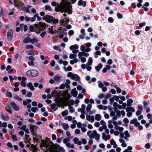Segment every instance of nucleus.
I'll use <instances>...</instances> for the list:
<instances>
[{
    "mask_svg": "<svg viewBox=\"0 0 152 152\" xmlns=\"http://www.w3.org/2000/svg\"><path fill=\"white\" fill-rule=\"evenodd\" d=\"M137 121V119L136 118H134L132 120L130 121V123L131 124H134V123H136V122Z\"/></svg>",
    "mask_w": 152,
    "mask_h": 152,
    "instance_id": "33",
    "label": "nucleus"
},
{
    "mask_svg": "<svg viewBox=\"0 0 152 152\" xmlns=\"http://www.w3.org/2000/svg\"><path fill=\"white\" fill-rule=\"evenodd\" d=\"M28 54L29 55H31V56H34V51L32 50H29L27 52Z\"/></svg>",
    "mask_w": 152,
    "mask_h": 152,
    "instance_id": "43",
    "label": "nucleus"
},
{
    "mask_svg": "<svg viewBox=\"0 0 152 152\" xmlns=\"http://www.w3.org/2000/svg\"><path fill=\"white\" fill-rule=\"evenodd\" d=\"M139 3L137 4V6L138 8L140 7L142 5L141 3L143 2V0H138Z\"/></svg>",
    "mask_w": 152,
    "mask_h": 152,
    "instance_id": "30",
    "label": "nucleus"
},
{
    "mask_svg": "<svg viewBox=\"0 0 152 152\" xmlns=\"http://www.w3.org/2000/svg\"><path fill=\"white\" fill-rule=\"evenodd\" d=\"M33 61H29L28 62V64L30 66H33L34 64Z\"/></svg>",
    "mask_w": 152,
    "mask_h": 152,
    "instance_id": "51",
    "label": "nucleus"
},
{
    "mask_svg": "<svg viewBox=\"0 0 152 152\" xmlns=\"http://www.w3.org/2000/svg\"><path fill=\"white\" fill-rule=\"evenodd\" d=\"M27 86L31 91H34V88L31 82L28 83L27 84Z\"/></svg>",
    "mask_w": 152,
    "mask_h": 152,
    "instance_id": "16",
    "label": "nucleus"
},
{
    "mask_svg": "<svg viewBox=\"0 0 152 152\" xmlns=\"http://www.w3.org/2000/svg\"><path fill=\"white\" fill-rule=\"evenodd\" d=\"M12 93L10 92H7V94H6V96H8V97H9L10 98H11L12 97Z\"/></svg>",
    "mask_w": 152,
    "mask_h": 152,
    "instance_id": "50",
    "label": "nucleus"
},
{
    "mask_svg": "<svg viewBox=\"0 0 152 152\" xmlns=\"http://www.w3.org/2000/svg\"><path fill=\"white\" fill-rule=\"evenodd\" d=\"M46 31H44L42 32L40 34V36L41 37H44L45 35L46 34Z\"/></svg>",
    "mask_w": 152,
    "mask_h": 152,
    "instance_id": "52",
    "label": "nucleus"
},
{
    "mask_svg": "<svg viewBox=\"0 0 152 152\" xmlns=\"http://www.w3.org/2000/svg\"><path fill=\"white\" fill-rule=\"evenodd\" d=\"M117 15L118 19H121L123 18V15L119 12L117 13Z\"/></svg>",
    "mask_w": 152,
    "mask_h": 152,
    "instance_id": "40",
    "label": "nucleus"
},
{
    "mask_svg": "<svg viewBox=\"0 0 152 152\" xmlns=\"http://www.w3.org/2000/svg\"><path fill=\"white\" fill-rule=\"evenodd\" d=\"M45 9L50 11H51L52 10L51 7L49 5H46L45 6Z\"/></svg>",
    "mask_w": 152,
    "mask_h": 152,
    "instance_id": "42",
    "label": "nucleus"
},
{
    "mask_svg": "<svg viewBox=\"0 0 152 152\" xmlns=\"http://www.w3.org/2000/svg\"><path fill=\"white\" fill-rule=\"evenodd\" d=\"M124 134L126 136L128 137H130V135L128 133V131L126 130L124 132Z\"/></svg>",
    "mask_w": 152,
    "mask_h": 152,
    "instance_id": "46",
    "label": "nucleus"
},
{
    "mask_svg": "<svg viewBox=\"0 0 152 152\" xmlns=\"http://www.w3.org/2000/svg\"><path fill=\"white\" fill-rule=\"evenodd\" d=\"M51 5L54 7H56V6H58V3H56L55 1H52L51 3Z\"/></svg>",
    "mask_w": 152,
    "mask_h": 152,
    "instance_id": "39",
    "label": "nucleus"
},
{
    "mask_svg": "<svg viewBox=\"0 0 152 152\" xmlns=\"http://www.w3.org/2000/svg\"><path fill=\"white\" fill-rule=\"evenodd\" d=\"M26 74L30 77H36L37 76L39 73L38 71L35 69H31L26 72Z\"/></svg>",
    "mask_w": 152,
    "mask_h": 152,
    "instance_id": "2",
    "label": "nucleus"
},
{
    "mask_svg": "<svg viewBox=\"0 0 152 152\" xmlns=\"http://www.w3.org/2000/svg\"><path fill=\"white\" fill-rule=\"evenodd\" d=\"M12 67L10 65H8L6 68V71L8 72V73H11L13 71V70L11 69Z\"/></svg>",
    "mask_w": 152,
    "mask_h": 152,
    "instance_id": "18",
    "label": "nucleus"
},
{
    "mask_svg": "<svg viewBox=\"0 0 152 152\" xmlns=\"http://www.w3.org/2000/svg\"><path fill=\"white\" fill-rule=\"evenodd\" d=\"M38 110L37 107H32L31 108V110L34 113H35Z\"/></svg>",
    "mask_w": 152,
    "mask_h": 152,
    "instance_id": "41",
    "label": "nucleus"
},
{
    "mask_svg": "<svg viewBox=\"0 0 152 152\" xmlns=\"http://www.w3.org/2000/svg\"><path fill=\"white\" fill-rule=\"evenodd\" d=\"M77 5L79 6H83V7H85L86 5V1H83L82 0H80L78 2Z\"/></svg>",
    "mask_w": 152,
    "mask_h": 152,
    "instance_id": "8",
    "label": "nucleus"
},
{
    "mask_svg": "<svg viewBox=\"0 0 152 152\" xmlns=\"http://www.w3.org/2000/svg\"><path fill=\"white\" fill-rule=\"evenodd\" d=\"M10 104L12 107L13 109L15 111H17L19 110V107L14 101H12Z\"/></svg>",
    "mask_w": 152,
    "mask_h": 152,
    "instance_id": "6",
    "label": "nucleus"
},
{
    "mask_svg": "<svg viewBox=\"0 0 152 152\" xmlns=\"http://www.w3.org/2000/svg\"><path fill=\"white\" fill-rule=\"evenodd\" d=\"M53 26H51V28H49L48 29V32L49 33H50L51 34H53L54 33V32L53 30Z\"/></svg>",
    "mask_w": 152,
    "mask_h": 152,
    "instance_id": "31",
    "label": "nucleus"
},
{
    "mask_svg": "<svg viewBox=\"0 0 152 152\" xmlns=\"http://www.w3.org/2000/svg\"><path fill=\"white\" fill-rule=\"evenodd\" d=\"M29 31L30 32H34V28L32 25H31L29 27Z\"/></svg>",
    "mask_w": 152,
    "mask_h": 152,
    "instance_id": "34",
    "label": "nucleus"
},
{
    "mask_svg": "<svg viewBox=\"0 0 152 152\" xmlns=\"http://www.w3.org/2000/svg\"><path fill=\"white\" fill-rule=\"evenodd\" d=\"M78 46L77 44H75L74 45H72L70 46L69 48L70 50L77 49L78 48Z\"/></svg>",
    "mask_w": 152,
    "mask_h": 152,
    "instance_id": "19",
    "label": "nucleus"
},
{
    "mask_svg": "<svg viewBox=\"0 0 152 152\" xmlns=\"http://www.w3.org/2000/svg\"><path fill=\"white\" fill-rule=\"evenodd\" d=\"M71 95L74 97H76L78 94V92L76 91L75 88L72 89L71 92Z\"/></svg>",
    "mask_w": 152,
    "mask_h": 152,
    "instance_id": "10",
    "label": "nucleus"
},
{
    "mask_svg": "<svg viewBox=\"0 0 152 152\" xmlns=\"http://www.w3.org/2000/svg\"><path fill=\"white\" fill-rule=\"evenodd\" d=\"M98 83H99L98 86L99 88H102L103 87L104 85L101 81H99Z\"/></svg>",
    "mask_w": 152,
    "mask_h": 152,
    "instance_id": "47",
    "label": "nucleus"
},
{
    "mask_svg": "<svg viewBox=\"0 0 152 152\" xmlns=\"http://www.w3.org/2000/svg\"><path fill=\"white\" fill-rule=\"evenodd\" d=\"M53 20V17L51 15H47L46 22L48 23H50Z\"/></svg>",
    "mask_w": 152,
    "mask_h": 152,
    "instance_id": "11",
    "label": "nucleus"
},
{
    "mask_svg": "<svg viewBox=\"0 0 152 152\" xmlns=\"http://www.w3.org/2000/svg\"><path fill=\"white\" fill-rule=\"evenodd\" d=\"M13 30L10 29L8 31L7 34V36L9 41L12 40L13 36Z\"/></svg>",
    "mask_w": 152,
    "mask_h": 152,
    "instance_id": "4",
    "label": "nucleus"
},
{
    "mask_svg": "<svg viewBox=\"0 0 152 152\" xmlns=\"http://www.w3.org/2000/svg\"><path fill=\"white\" fill-rule=\"evenodd\" d=\"M31 43H34V42L38 43V40L35 38H33L32 39H31Z\"/></svg>",
    "mask_w": 152,
    "mask_h": 152,
    "instance_id": "35",
    "label": "nucleus"
},
{
    "mask_svg": "<svg viewBox=\"0 0 152 152\" xmlns=\"http://www.w3.org/2000/svg\"><path fill=\"white\" fill-rule=\"evenodd\" d=\"M102 64L101 63H99L98 64V65L95 67V69L98 72L100 69L102 68Z\"/></svg>",
    "mask_w": 152,
    "mask_h": 152,
    "instance_id": "15",
    "label": "nucleus"
},
{
    "mask_svg": "<svg viewBox=\"0 0 152 152\" xmlns=\"http://www.w3.org/2000/svg\"><path fill=\"white\" fill-rule=\"evenodd\" d=\"M34 26L38 29L37 31H36L37 34H39L40 32V31H44L46 29V27L48 26V25L46 23L42 22H39L38 24H34Z\"/></svg>",
    "mask_w": 152,
    "mask_h": 152,
    "instance_id": "1",
    "label": "nucleus"
},
{
    "mask_svg": "<svg viewBox=\"0 0 152 152\" xmlns=\"http://www.w3.org/2000/svg\"><path fill=\"white\" fill-rule=\"evenodd\" d=\"M1 116L2 119L4 121H8V120H9V119L10 118L7 115L6 116H4L3 115H1Z\"/></svg>",
    "mask_w": 152,
    "mask_h": 152,
    "instance_id": "25",
    "label": "nucleus"
},
{
    "mask_svg": "<svg viewBox=\"0 0 152 152\" xmlns=\"http://www.w3.org/2000/svg\"><path fill=\"white\" fill-rule=\"evenodd\" d=\"M53 146L55 149H57L58 148L59 150L61 151V148L60 147V145L59 144L55 143L54 144Z\"/></svg>",
    "mask_w": 152,
    "mask_h": 152,
    "instance_id": "21",
    "label": "nucleus"
},
{
    "mask_svg": "<svg viewBox=\"0 0 152 152\" xmlns=\"http://www.w3.org/2000/svg\"><path fill=\"white\" fill-rule=\"evenodd\" d=\"M29 129H30L31 134L33 136L37 137V135L35 134L34 129L33 128L32 126H30Z\"/></svg>",
    "mask_w": 152,
    "mask_h": 152,
    "instance_id": "17",
    "label": "nucleus"
},
{
    "mask_svg": "<svg viewBox=\"0 0 152 152\" xmlns=\"http://www.w3.org/2000/svg\"><path fill=\"white\" fill-rule=\"evenodd\" d=\"M50 106L51 109L54 111L58 110V107L56 106V104L54 103L51 104L50 105Z\"/></svg>",
    "mask_w": 152,
    "mask_h": 152,
    "instance_id": "20",
    "label": "nucleus"
},
{
    "mask_svg": "<svg viewBox=\"0 0 152 152\" xmlns=\"http://www.w3.org/2000/svg\"><path fill=\"white\" fill-rule=\"evenodd\" d=\"M10 135L12 136L11 138L12 140L15 141H17V136L15 135H13L12 134H10Z\"/></svg>",
    "mask_w": 152,
    "mask_h": 152,
    "instance_id": "36",
    "label": "nucleus"
},
{
    "mask_svg": "<svg viewBox=\"0 0 152 152\" xmlns=\"http://www.w3.org/2000/svg\"><path fill=\"white\" fill-rule=\"evenodd\" d=\"M74 74V73H72L71 72H69L67 74V77H71L72 79V77Z\"/></svg>",
    "mask_w": 152,
    "mask_h": 152,
    "instance_id": "38",
    "label": "nucleus"
},
{
    "mask_svg": "<svg viewBox=\"0 0 152 152\" xmlns=\"http://www.w3.org/2000/svg\"><path fill=\"white\" fill-rule=\"evenodd\" d=\"M72 79L76 81H78L80 80V77L77 74H74Z\"/></svg>",
    "mask_w": 152,
    "mask_h": 152,
    "instance_id": "13",
    "label": "nucleus"
},
{
    "mask_svg": "<svg viewBox=\"0 0 152 152\" xmlns=\"http://www.w3.org/2000/svg\"><path fill=\"white\" fill-rule=\"evenodd\" d=\"M54 79L55 81H57L59 80L60 77L58 75H56L54 77Z\"/></svg>",
    "mask_w": 152,
    "mask_h": 152,
    "instance_id": "44",
    "label": "nucleus"
},
{
    "mask_svg": "<svg viewBox=\"0 0 152 152\" xmlns=\"http://www.w3.org/2000/svg\"><path fill=\"white\" fill-rule=\"evenodd\" d=\"M68 100L66 98L65 100H64L62 103L64 105L66 106L67 105H69V103L71 105H73L74 103V101L73 99L69 100V101L68 102Z\"/></svg>",
    "mask_w": 152,
    "mask_h": 152,
    "instance_id": "3",
    "label": "nucleus"
},
{
    "mask_svg": "<svg viewBox=\"0 0 152 152\" xmlns=\"http://www.w3.org/2000/svg\"><path fill=\"white\" fill-rule=\"evenodd\" d=\"M21 30L22 31L23 30L25 32H26L28 29V27L26 25L22 23L20 25Z\"/></svg>",
    "mask_w": 152,
    "mask_h": 152,
    "instance_id": "7",
    "label": "nucleus"
},
{
    "mask_svg": "<svg viewBox=\"0 0 152 152\" xmlns=\"http://www.w3.org/2000/svg\"><path fill=\"white\" fill-rule=\"evenodd\" d=\"M111 96V95L110 94H107L106 95L104 96V98L106 99H108Z\"/></svg>",
    "mask_w": 152,
    "mask_h": 152,
    "instance_id": "56",
    "label": "nucleus"
},
{
    "mask_svg": "<svg viewBox=\"0 0 152 152\" xmlns=\"http://www.w3.org/2000/svg\"><path fill=\"white\" fill-rule=\"evenodd\" d=\"M146 24L145 22H144L142 23H140L139 24V26L140 27H142V26H145Z\"/></svg>",
    "mask_w": 152,
    "mask_h": 152,
    "instance_id": "58",
    "label": "nucleus"
},
{
    "mask_svg": "<svg viewBox=\"0 0 152 152\" xmlns=\"http://www.w3.org/2000/svg\"><path fill=\"white\" fill-rule=\"evenodd\" d=\"M108 21L110 23H112L114 21V19L112 17H109L108 19Z\"/></svg>",
    "mask_w": 152,
    "mask_h": 152,
    "instance_id": "54",
    "label": "nucleus"
},
{
    "mask_svg": "<svg viewBox=\"0 0 152 152\" xmlns=\"http://www.w3.org/2000/svg\"><path fill=\"white\" fill-rule=\"evenodd\" d=\"M33 46L31 45H28L26 46V48L27 49H33Z\"/></svg>",
    "mask_w": 152,
    "mask_h": 152,
    "instance_id": "64",
    "label": "nucleus"
},
{
    "mask_svg": "<svg viewBox=\"0 0 152 152\" xmlns=\"http://www.w3.org/2000/svg\"><path fill=\"white\" fill-rule=\"evenodd\" d=\"M31 39L29 37H27L25 38L23 40V42L24 43H27L29 42L31 43Z\"/></svg>",
    "mask_w": 152,
    "mask_h": 152,
    "instance_id": "14",
    "label": "nucleus"
},
{
    "mask_svg": "<svg viewBox=\"0 0 152 152\" xmlns=\"http://www.w3.org/2000/svg\"><path fill=\"white\" fill-rule=\"evenodd\" d=\"M32 95V93L31 92H28L27 94L25 95L26 97H31Z\"/></svg>",
    "mask_w": 152,
    "mask_h": 152,
    "instance_id": "45",
    "label": "nucleus"
},
{
    "mask_svg": "<svg viewBox=\"0 0 152 152\" xmlns=\"http://www.w3.org/2000/svg\"><path fill=\"white\" fill-rule=\"evenodd\" d=\"M42 142L40 143V146L41 147H48V146H49L50 147L48 148V149L50 150L52 146L49 145L48 142L42 140Z\"/></svg>",
    "mask_w": 152,
    "mask_h": 152,
    "instance_id": "5",
    "label": "nucleus"
},
{
    "mask_svg": "<svg viewBox=\"0 0 152 152\" xmlns=\"http://www.w3.org/2000/svg\"><path fill=\"white\" fill-rule=\"evenodd\" d=\"M65 87V84H64V83H62V84H61L59 87V88L60 89H64Z\"/></svg>",
    "mask_w": 152,
    "mask_h": 152,
    "instance_id": "59",
    "label": "nucleus"
},
{
    "mask_svg": "<svg viewBox=\"0 0 152 152\" xmlns=\"http://www.w3.org/2000/svg\"><path fill=\"white\" fill-rule=\"evenodd\" d=\"M64 69L65 71H71L72 69V67L70 66H68L67 69H66V68L65 66L64 67Z\"/></svg>",
    "mask_w": 152,
    "mask_h": 152,
    "instance_id": "28",
    "label": "nucleus"
},
{
    "mask_svg": "<svg viewBox=\"0 0 152 152\" xmlns=\"http://www.w3.org/2000/svg\"><path fill=\"white\" fill-rule=\"evenodd\" d=\"M62 126L64 129L65 130H67L69 127L68 124L66 123H63L62 125Z\"/></svg>",
    "mask_w": 152,
    "mask_h": 152,
    "instance_id": "22",
    "label": "nucleus"
},
{
    "mask_svg": "<svg viewBox=\"0 0 152 152\" xmlns=\"http://www.w3.org/2000/svg\"><path fill=\"white\" fill-rule=\"evenodd\" d=\"M74 34V31L72 30H70L68 32V34L69 36H72Z\"/></svg>",
    "mask_w": 152,
    "mask_h": 152,
    "instance_id": "61",
    "label": "nucleus"
},
{
    "mask_svg": "<svg viewBox=\"0 0 152 152\" xmlns=\"http://www.w3.org/2000/svg\"><path fill=\"white\" fill-rule=\"evenodd\" d=\"M14 6L15 7H18L19 5L22 4V3L19 0H13Z\"/></svg>",
    "mask_w": 152,
    "mask_h": 152,
    "instance_id": "12",
    "label": "nucleus"
},
{
    "mask_svg": "<svg viewBox=\"0 0 152 152\" xmlns=\"http://www.w3.org/2000/svg\"><path fill=\"white\" fill-rule=\"evenodd\" d=\"M133 102V101L132 99H129L127 100V106L130 107L131 106V104H132Z\"/></svg>",
    "mask_w": 152,
    "mask_h": 152,
    "instance_id": "24",
    "label": "nucleus"
},
{
    "mask_svg": "<svg viewBox=\"0 0 152 152\" xmlns=\"http://www.w3.org/2000/svg\"><path fill=\"white\" fill-rule=\"evenodd\" d=\"M95 119L97 121H99L101 119V116L100 114H96L95 115Z\"/></svg>",
    "mask_w": 152,
    "mask_h": 152,
    "instance_id": "23",
    "label": "nucleus"
},
{
    "mask_svg": "<svg viewBox=\"0 0 152 152\" xmlns=\"http://www.w3.org/2000/svg\"><path fill=\"white\" fill-rule=\"evenodd\" d=\"M93 61L91 57H90L88 58L87 64L88 65H91L92 64Z\"/></svg>",
    "mask_w": 152,
    "mask_h": 152,
    "instance_id": "29",
    "label": "nucleus"
},
{
    "mask_svg": "<svg viewBox=\"0 0 152 152\" xmlns=\"http://www.w3.org/2000/svg\"><path fill=\"white\" fill-rule=\"evenodd\" d=\"M114 100H115V98H114L113 97L110 98V104H112L113 103V102L114 101Z\"/></svg>",
    "mask_w": 152,
    "mask_h": 152,
    "instance_id": "55",
    "label": "nucleus"
},
{
    "mask_svg": "<svg viewBox=\"0 0 152 152\" xmlns=\"http://www.w3.org/2000/svg\"><path fill=\"white\" fill-rule=\"evenodd\" d=\"M78 141L79 139L77 137L74 138L73 140V141L75 144H77Z\"/></svg>",
    "mask_w": 152,
    "mask_h": 152,
    "instance_id": "63",
    "label": "nucleus"
},
{
    "mask_svg": "<svg viewBox=\"0 0 152 152\" xmlns=\"http://www.w3.org/2000/svg\"><path fill=\"white\" fill-rule=\"evenodd\" d=\"M117 116V117L118 118H120L121 117V111L119 110H118L117 111L116 113Z\"/></svg>",
    "mask_w": 152,
    "mask_h": 152,
    "instance_id": "57",
    "label": "nucleus"
},
{
    "mask_svg": "<svg viewBox=\"0 0 152 152\" xmlns=\"http://www.w3.org/2000/svg\"><path fill=\"white\" fill-rule=\"evenodd\" d=\"M21 86L23 87H25L26 86V83L25 81H21Z\"/></svg>",
    "mask_w": 152,
    "mask_h": 152,
    "instance_id": "48",
    "label": "nucleus"
},
{
    "mask_svg": "<svg viewBox=\"0 0 152 152\" xmlns=\"http://www.w3.org/2000/svg\"><path fill=\"white\" fill-rule=\"evenodd\" d=\"M104 97V94H99L98 96V97L99 99H101Z\"/></svg>",
    "mask_w": 152,
    "mask_h": 152,
    "instance_id": "62",
    "label": "nucleus"
},
{
    "mask_svg": "<svg viewBox=\"0 0 152 152\" xmlns=\"http://www.w3.org/2000/svg\"><path fill=\"white\" fill-rule=\"evenodd\" d=\"M102 139L104 140L105 141H107V140H109L110 138V136L109 135H106L105 133H102Z\"/></svg>",
    "mask_w": 152,
    "mask_h": 152,
    "instance_id": "9",
    "label": "nucleus"
},
{
    "mask_svg": "<svg viewBox=\"0 0 152 152\" xmlns=\"http://www.w3.org/2000/svg\"><path fill=\"white\" fill-rule=\"evenodd\" d=\"M92 107V105L91 104H88L87 105L86 108V110L87 112H89L90 111Z\"/></svg>",
    "mask_w": 152,
    "mask_h": 152,
    "instance_id": "26",
    "label": "nucleus"
},
{
    "mask_svg": "<svg viewBox=\"0 0 152 152\" xmlns=\"http://www.w3.org/2000/svg\"><path fill=\"white\" fill-rule=\"evenodd\" d=\"M68 110H65L64 111H63L61 113V115H62V116H64L65 115H68Z\"/></svg>",
    "mask_w": 152,
    "mask_h": 152,
    "instance_id": "27",
    "label": "nucleus"
},
{
    "mask_svg": "<svg viewBox=\"0 0 152 152\" xmlns=\"http://www.w3.org/2000/svg\"><path fill=\"white\" fill-rule=\"evenodd\" d=\"M64 119L65 120L68 119V120L69 121H71L72 119V117L71 116H67L66 118L65 117Z\"/></svg>",
    "mask_w": 152,
    "mask_h": 152,
    "instance_id": "53",
    "label": "nucleus"
},
{
    "mask_svg": "<svg viewBox=\"0 0 152 152\" xmlns=\"http://www.w3.org/2000/svg\"><path fill=\"white\" fill-rule=\"evenodd\" d=\"M14 99H15L19 101H21L22 100V99L19 97L18 95H16L14 97Z\"/></svg>",
    "mask_w": 152,
    "mask_h": 152,
    "instance_id": "37",
    "label": "nucleus"
},
{
    "mask_svg": "<svg viewBox=\"0 0 152 152\" xmlns=\"http://www.w3.org/2000/svg\"><path fill=\"white\" fill-rule=\"evenodd\" d=\"M142 103L143 105V107L144 109H146L147 107L148 104L146 101H144Z\"/></svg>",
    "mask_w": 152,
    "mask_h": 152,
    "instance_id": "32",
    "label": "nucleus"
},
{
    "mask_svg": "<svg viewBox=\"0 0 152 152\" xmlns=\"http://www.w3.org/2000/svg\"><path fill=\"white\" fill-rule=\"evenodd\" d=\"M120 96L121 95H120L119 96H116V95H114L113 96V97L115 98V99L116 101L118 102L119 100V99Z\"/></svg>",
    "mask_w": 152,
    "mask_h": 152,
    "instance_id": "49",
    "label": "nucleus"
},
{
    "mask_svg": "<svg viewBox=\"0 0 152 152\" xmlns=\"http://www.w3.org/2000/svg\"><path fill=\"white\" fill-rule=\"evenodd\" d=\"M83 56V51H82V52H80L78 53V56L79 58H81V57H82Z\"/></svg>",
    "mask_w": 152,
    "mask_h": 152,
    "instance_id": "60",
    "label": "nucleus"
}]
</instances>
